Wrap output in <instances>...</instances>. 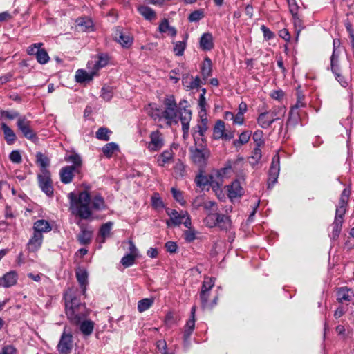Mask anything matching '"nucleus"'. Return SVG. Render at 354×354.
<instances>
[{"mask_svg": "<svg viewBox=\"0 0 354 354\" xmlns=\"http://www.w3.org/2000/svg\"><path fill=\"white\" fill-rule=\"evenodd\" d=\"M216 226L221 230H228L231 226V221L229 216L217 213Z\"/></svg>", "mask_w": 354, "mask_h": 354, "instance_id": "nucleus-29", "label": "nucleus"}, {"mask_svg": "<svg viewBox=\"0 0 354 354\" xmlns=\"http://www.w3.org/2000/svg\"><path fill=\"white\" fill-rule=\"evenodd\" d=\"M195 312L196 306H193L191 310V317L187 320L184 330L183 339L185 342H187L191 337L195 328Z\"/></svg>", "mask_w": 354, "mask_h": 354, "instance_id": "nucleus-18", "label": "nucleus"}, {"mask_svg": "<svg viewBox=\"0 0 354 354\" xmlns=\"http://www.w3.org/2000/svg\"><path fill=\"white\" fill-rule=\"evenodd\" d=\"M93 232L81 227V232L77 236L78 241L82 245L88 244L92 239Z\"/></svg>", "mask_w": 354, "mask_h": 354, "instance_id": "nucleus-31", "label": "nucleus"}, {"mask_svg": "<svg viewBox=\"0 0 354 354\" xmlns=\"http://www.w3.org/2000/svg\"><path fill=\"white\" fill-rule=\"evenodd\" d=\"M207 120L202 119L200 124H198L196 127L193 129V136L194 140L199 137H202L204 136L205 133L207 130Z\"/></svg>", "mask_w": 354, "mask_h": 354, "instance_id": "nucleus-32", "label": "nucleus"}, {"mask_svg": "<svg viewBox=\"0 0 354 354\" xmlns=\"http://www.w3.org/2000/svg\"><path fill=\"white\" fill-rule=\"evenodd\" d=\"M171 193H172L173 197L175 198V200L176 201H178L181 205L185 204V201L184 200L183 194L180 191L176 189L174 187H172Z\"/></svg>", "mask_w": 354, "mask_h": 354, "instance_id": "nucleus-62", "label": "nucleus"}, {"mask_svg": "<svg viewBox=\"0 0 354 354\" xmlns=\"http://www.w3.org/2000/svg\"><path fill=\"white\" fill-rule=\"evenodd\" d=\"M250 136L251 132L250 131H243L239 135V139L234 140L233 144L236 147H239L241 145L247 143Z\"/></svg>", "mask_w": 354, "mask_h": 354, "instance_id": "nucleus-49", "label": "nucleus"}, {"mask_svg": "<svg viewBox=\"0 0 354 354\" xmlns=\"http://www.w3.org/2000/svg\"><path fill=\"white\" fill-rule=\"evenodd\" d=\"M36 159L37 163L41 167V173H43L44 170H48L46 168L50 165V160L46 156L41 152H38L36 154Z\"/></svg>", "mask_w": 354, "mask_h": 354, "instance_id": "nucleus-43", "label": "nucleus"}, {"mask_svg": "<svg viewBox=\"0 0 354 354\" xmlns=\"http://www.w3.org/2000/svg\"><path fill=\"white\" fill-rule=\"evenodd\" d=\"M30 124L31 122L25 116L19 117L17 120V127L23 136L28 140H34L37 138V136Z\"/></svg>", "mask_w": 354, "mask_h": 354, "instance_id": "nucleus-7", "label": "nucleus"}, {"mask_svg": "<svg viewBox=\"0 0 354 354\" xmlns=\"http://www.w3.org/2000/svg\"><path fill=\"white\" fill-rule=\"evenodd\" d=\"M32 230L33 232L43 235V233L51 231L52 227L48 221L44 219H39L34 223Z\"/></svg>", "mask_w": 354, "mask_h": 354, "instance_id": "nucleus-19", "label": "nucleus"}, {"mask_svg": "<svg viewBox=\"0 0 354 354\" xmlns=\"http://www.w3.org/2000/svg\"><path fill=\"white\" fill-rule=\"evenodd\" d=\"M118 150L119 147L115 142L107 143L102 147V152L107 158H111Z\"/></svg>", "mask_w": 354, "mask_h": 354, "instance_id": "nucleus-42", "label": "nucleus"}, {"mask_svg": "<svg viewBox=\"0 0 354 354\" xmlns=\"http://www.w3.org/2000/svg\"><path fill=\"white\" fill-rule=\"evenodd\" d=\"M37 178L39 187L41 190L47 196H52L53 194V188L52 186L50 171L48 170H44L43 173L38 175Z\"/></svg>", "mask_w": 354, "mask_h": 354, "instance_id": "nucleus-9", "label": "nucleus"}, {"mask_svg": "<svg viewBox=\"0 0 354 354\" xmlns=\"http://www.w3.org/2000/svg\"><path fill=\"white\" fill-rule=\"evenodd\" d=\"M213 136L215 139L222 138L225 140H230L234 138V133L225 129L223 121L218 120L214 128Z\"/></svg>", "mask_w": 354, "mask_h": 354, "instance_id": "nucleus-10", "label": "nucleus"}, {"mask_svg": "<svg viewBox=\"0 0 354 354\" xmlns=\"http://www.w3.org/2000/svg\"><path fill=\"white\" fill-rule=\"evenodd\" d=\"M164 145V139L161 133L158 131H152L150 133V142L148 149L151 151H159Z\"/></svg>", "mask_w": 354, "mask_h": 354, "instance_id": "nucleus-12", "label": "nucleus"}, {"mask_svg": "<svg viewBox=\"0 0 354 354\" xmlns=\"http://www.w3.org/2000/svg\"><path fill=\"white\" fill-rule=\"evenodd\" d=\"M75 171L77 170L73 166H66L62 168L59 172L61 181L65 184L71 183L73 178Z\"/></svg>", "mask_w": 354, "mask_h": 354, "instance_id": "nucleus-23", "label": "nucleus"}, {"mask_svg": "<svg viewBox=\"0 0 354 354\" xmlns=\"http://www.w3.org/2000/svg\"><path fill=\"white\" fill-rule=\"evenodd\" d=\"M293 18V24L295 26V31L296 34L295 41H297L299 39V34L302 29L304 28L302 21L299 19L297 15V12L295 15H292Z\"/></svg>", "mask_w": 354, "mask_h": 354, "instance_id": "nucleus-50", "label": "nucleus"}, {"mask_svg": "<svg viewBox=\"0 0 354 354\" xmlns=\"http://www.w3.org/2000/svg\"><path fill=\"white\" fill-rule=\"evenodd\" d=\"M116 41L120 43L122 47L129 48L131 46L133 39L129 35H125L120 32L118 37H115Z\"/></svg>", "mask_w": 354, "mask_h": 354, "instance_id": "nucleus-46", "label": "nucleus"}, {"mask_svg": "<svg viewBox=\"0 0 354 354\" xmlns=\"http://www.w3.org/2000/svg\"><path fill=\"white\" fill-rule=\"evenodd\" d=\"M77 26L82 28L83 31H90L93 30V22L88 17H80L76 19Z\"/></svg>", "mask_w": 354, "mask_h": 354, "instance_id": "nucleus-33", "label": "nucleus"}, {"mask_svg": "<svg viewBox=\"0 0 354 354\" xmlns=\"http://www.w3.org/2000/svg\"><path fill=\"white\" fill-rule=\"evenodd\" d=\"M66 314L68 319L75 324H79L86 317V307L77 298L73 289L64 294Z\"/></svg>", "mask_w": 354, "mask_h": 354, "instance_id": "nucleus-1", "label": "nucleus"}, {"mask_svg": "<svg viewBox=\"0 0 354 354\" xmlns=\"http://www.w3.org/2000/svg\"><path fill=\"white\" fill-rule=\"evenodd\" d=\"M217 213H209L204 219V223L209 227H216Z\"/></svg>", "mask_w": 354, "mask_h": 354, "instance_id": "nucleus-57", "label": "nucleus"}, {"mask_svg": "<svg viewBox=\"0 0 354 354\" xmlns=\"http://www.w3.org/2000/svg\"><path fill=\"white\" fill-rule=\"evenodd\" d=\"M95 72L87 73L83 69H78L75 73V80L78 83H83L92 80Z\"/></svg>", "mask_w": 354, "mask_h": 354, "instance_id": "nucleus-27", "label": "nucleus"}, {"mask_svg": "<svg viewBox=\"0 0 354 354\" xmlns=\"http://www.w3.org/2000/svg\"><path fill=\"white\" fill-rule=\"evenodd\" d=\"M262 154L261 150L259 147H256L252 152L251 156L249 158V162L252 166L254 167L257 165L260 160L261 159Z\"/></svg>", "mask_w": 354, "mask_h": 354, "instance_id": "nucleus-47", "label": "nucleus"}, {"mask_svg": "<svg viewBox=\"0 0 354 354\" xmlns=\"http://www.w3.org/2000/svg\"><path fill=\"white\" fill-rule=\"evenodd\" d=\"M65 160L68 162H72L73 164V165H72V166L75 167V169H76L77 171H78V169L82 165L81 157L78 154H76V153L66 156L65 157Z\"/></svg>", "mask_w": 354, "mask_h": 354, "instance_id": "nucleus-48", "label": "nucleus"}, {"mask_svg": "<svg viewBox=\"0 0 354 354\" xmlns=\"http://www.w3.org/2000/svg\"><path fill=\"white\" fill-rule=\"evenodd\" d=\"M187 36L183 41L174 42V53L176 56H182L187 46Z\"/></svg>", "mask_w": 354, "mask_h": 354, "instance_id": "nucleus-40", "label": "nucleus"}, {"mask_svg": "<svg viewBox=\"0 0 354 354\" xmlns=\"http://www.w3.org/2000/svg\"><path fill=\"white\" fill-rule=\"evenodd\" d=\"M73 347V335L71 331L68 330L66 327H65L57 346V349L60 354H69Z\"/></svg>", "mask_w": 354, "mask_h": 354, "instance_id": "nucleus-6", "label": "nucleus"}, {"mask_svg": "<svg viewBox=\"0 0 354 354\" xmlns=\"http://www.w3.org/2000/svg\"><path fill=\"white\" fill-rule=\"evenodd\" d=\"M299 121V115L297 111H295V109H291L289 118L287 120L286 125L288 127H295Z\"/></svg>", "mask_w": 354, "mask_h": 354, "instance_id": "nucleus-45", "label": "nucleus"}, {"mask_svg": "<svg viewBox=\"0 0 354 354\" xmlns=\"http://www.w3.org/2000/svg\"><path fill=\"white\" fill-rule=\"evenodd\" d=\"M17 281V274L15 272H9L5 274L0 279V286L4 288H9L15 284Z\"/></svg>", "mask_w": 354, "mask_h": 354, "instance_id": "nucleus-22", "label": "nucleus"}, {"mask_svg": "<svg viewBox=\"0 0 354 354\" xmlns=\"http://www.w3.org/2000/svg\"><path fill=\"white\" fill-rule=\"evenodd\" d=\"M204 17V12L203 10H196L192 12L188 17V19L191 22H196Z\"/></svg>", "mask_w": 354, "mask_h": 354, "instance_id": "nucleus-58", "label": "nucleus"}, {"mask_svg": "<svg viewBox=\"0 0 354 354\" xmlns=\"http://www.w3.org/2000/svg\"><path fill=\"white\" fill-rule=\"evenodd\" d=\"M138 11L146 20L152 21L156 18V12L148 6H139Z\"/></svg>", "mask_w": 354, "mask_h": 354, "instance_id": "nucleus-28", "label": "nucleus"}, {"mask_svg": "<svg viewBox=\"0 0 354 354\" xmlns=\"http://www.w3.org/2000/svg\"><path fill=\"white\" fill-rule=\"evenodd\" d=\"M111 131L105 127L100 128L96 132V138L99 140L108 141L110 139Z\"/></svg>", "mask_w": 354, "mask_h": 354, "instance_id": "nucleus-55", "label": "nucleus"}, {"mask_svg": "<svg viewBox=\"0 0 354 354\" xmlns=\"http://www.w3.org/2000/svg\"><path fill=\"white\" fill-rule=\"evenodd\" d=\"M154 303V299L151 298H145L140 300L138 302V310L140 313H142L148 310Z\"/></svg>", "mask_w": 354, "mask_h": 354, "instance_id": "nucleus-44", "label": "nucleus"}, {"mask_svg": "<svg viewBox=\"0 0 354 354\" xmlns=\"http://www.w3.org/2000/svg\"><path fill=\"white\" fill-rule=\"evenodd\" d=\"M201 70L204 79H207L212 75V62L209 58L206 57L204 59Z\"/></svg>", "mask_w": 354, "mask_h": 354, "instance_id": "nucleus-39", "label": "nucleus"}, {"mask_svg": "<svg viewBox=\"0 0 354 354\" xmlns=\"http://www.w3.org/2000/svg\"><path fill=\"white\" fill-rule=\"evenodd\" d=\"M147 113L153 120L160 119L162 117V111L155 104H149L145 107Z\"/></svg>", "mask_w": 354, "mask_h": 354, "instance_id": "nucleus-36", "label": "nucleus"}, {"mask_svg": "<svg viewBox=\"0 0 354 354\" xmlns=\"http://www.w3.org/2000/svg\"><path fill=\"white\" fill-rule=\"evenodd\" d=\"M75 274L77 279L82 288V293L85 295L86 286L88 284V273L85 270L79 268L76 270Z\"/></svg>", "mask_w": 354, "mask_h": 354, "instance_id": "nucleus-25", "label": "nucleus"}, {"mask_svg": "<svg viewBox=\"0 0 354 354\" xmlns=\"http://www.w3.org/2000/svg\"><path fill=\"white\" fill-rule=\"evenodd\" d=\"M286 111L284 106H275L269 111L261 113L257 118V122L261 128L268 129L274 121L282 119Z\"/></svg>", "mask_w": 354, "mask_h": 354, "instance_id": "nucleus-3", "label": "nucleus"}, {"mask_svg": "<svg viewBox=\"0 0 354 354\" xmlns=\"http://www.w3.org/2000/svg\"><path fill=\"white\" fill-rule=\"evenodd\" d=\"M354 297V293L352 290L347 287H341L337 292V300L343 303L344 301H350Z\"/></svg>", "mask_w": 354, "mask_h": 354, "instance_id": "nucleus-21", "label": "nucleus"}, {"mask_svg": "<svg viewBox=\"0 0 354 354\" xmlns=\"http://www.w3.org/2000/svg\"><path fill=\"white\" fill-rule=\"evenodd\" d=\"M192 119V112L188 109L180 111V120L182 124L183 137L186 139L189 135V122Z\"/></svg>", "mask_w": 354, "mask_h": 354, "instance_id": "nucleus-13", "label": "nucleus"}, {"mask_svg": "<svg viewBox=\"0 0 354 354\" xmlns=\"http://www.w3.org/2000/svg\"><path fill=\"white\" fill-rule=\"evenodd\" d=\"M136 258V257H134L133 254H127L122 258L121 263L125 268H128L134 263Z\"/></svg>", "mask_w": 354, "mask_h": 354, "instance_id": "nucleus-59", "label": "nucleus"}, {"mask_svg": "<svg viewBox=\"0 0 354 354\" xmlns=\"http://www.w3.org/2000/svg\"><path fill=\"white\" fill-rule=\"evenodd\" d=\"M158 30L160 32H168L171 37L176 35L177 31L173 26H169V21L167 19H164L159 25Z\"/></svg>", "mask_w": 354, "mask_h": 354, "instance_id": "nucleus-34", "label": "nucleus"}, {"mask_svg": "<svg viewBox=\"0 0 354 354\" xmlns=\"http://www.w3.org/2000/svg\"><path fill=\"white\" fill-rule=\"evenodd\" d=\"M91 205L96 210L104 209L105 207L104 198L100 195H96L91 201Z\"/></svg>", "mask_w": 354, "mask_h": 354, "instance_id": "nucleus-52", "label": "nucleus"}, {"mask_svg": "<svg viewBox=\"0 0 354 354\" xmlns=\"http://www.w3.org/2000/svg\"><path fill=\"white\" fill-rule=\"evenodd\" d=\"M280 158L278 153H276L272 160V163L269 169V178L268 181V187L272 188L277 183L280 171Z\"/></svg>", "mask_w": 354, "mask_h": 354, "instance_id": "nucleus-8", "label": "nucleus"}, {"mask_svg": "<svg viewBox=\"0 0 354 354\" xmlns=\"http://www.w3.org/2000/svg\"><path fill=\"white\" fill-rule=\"evenodd\" d=\"M163 105L165 109L162 111V117L167 120V124L178 123V113L180 114V110H183L185 108L178 109L174 95L167 96L163 100Z\"/></svg>", "mask_w": 354, "mask_h": 354, "instance_id": "nucleus-4", "label": "nucleus"}, {"mask_svg": "<svg viewBox=\"0 0 354 354\" xmlns=\"http://www.w3.org/2000/svg\"><path fill=\"white\" fill-rule=\"evenodd\" d=\"M200 48L205 51L210 50L214 47V41L212 35L206 32L202 35L200 39Z\"/></svg>", "mask_w": 354, "mask_h": 354, "instance_id": "nucleus-24", "label": "nucleus"}, {"mask_svg": "<svg viewBox=\"0 0 354 354\" xmlns=\"http://www.w3.org/2000/svg\"><path fill=\"white\" fill-rule=\"evenodd\" d=\"M330 66L331 70L335 75L336 80L343 87H346L348 85V82L340 73V70L338 65V56L335 55V51L333 52L330 57Z\"/></svg>", "mask_w": 354, "mask_h": 354, "instance_id": "nucleus-11", "label": "nucleus"}, {"mask_svg": "<svg viewBox=\"0 0 354 354\" xmlns=\"http://www.w3.org/2000/svg\"><path fill=\"white\" fill-rule=\"evenodd\" d=\"M36 59L39 63L44 64L48 62L50 57L44 49H37Z\"/></svg>", "mask_w": 354, "mask_h": 354, "instance_id": "nucleus-53", "label": "nucleus"}, {"mask_svg": "<svg viewBox=\"0 0 354 354\" xmlns=\"http://www.w3.org/2000/svg\"><path fill=\"white\" fill-rule=\"evenodd\" d=\"M167 215L169 216L170 220L167 221V225L170 226L171 225H179L183 223V220L187 216V212H178L175 209H166Z\"/></svg>", "mask_w": 354, "mask_h": 354, "instance_id": "nucleus-15", "label": "nucleus"}, {"mask_svg": "<svg viewBox=\"0 0 354 354\" xmlns=\"http://www.w3.org/2000/svg\"><path fill=\"white\" fill-rule=\"evenodd\" d=\"M343 218L342 216H335L334 222L332 224L333 231L332 237L333 239L337 238L340 234L342 230V225L343 223Z\"/></svg>", "mask_w": 354, "mask_h": 354, "instance_id": "nucleus-37", "label": "nucleus"}, {"mask_svg": "<svg viewBox=\"0 0 354 354\" xmlns=\"http://www.w3.org/2000/svg\"><path fill=\"white\" fill-rule=\"evenodd\" d=\"M43 235L33 232L32 236L27 243V250L29 252H35L39 250L43 243Z\"/></svg>", "mask_w": 354, "mask_h": 354, "instance_id": "nucleus-17", "label": "nucleus"}, {"mask_svg": "<svg viewBox=\"0 0 354 354\" xmlns=\"http://www.w3.org/2000/svg\"><path fill=\"white\" fill-rule=\"evenodd\" d=\"M0 117L2 119H8V120H14L17 119L19 117H21L19 115V112L13 110H1L0 111Z\"/></svg>", "mask_w": 354, "mask_h": 354, "instance_id": "nucleus-51", "label": "nucleus"}, {"mask_svg": "<svg viewBox=\"0 0 354 354\" xmlns=\"http://www.w3.org/2000/svg\"><path fill=\"white\" fill-rule=\"evenodd\" d=\"M185 165L178 160L174 166V174L176 178H183L185 175Z\"/></svg>", "mask_w": 354, "mask_h": 354, "instance_id": "nucleus-54", "label": "nucleus"}, {"mask_svg": "<svg viewBox=\"0 0 354 354\" xmlns=\"http://www.w3.org/2000/svg\"><path fill=\"white\" fill-rule=\"evenodd\" d=\"M201 81L199 77H191V81L188 82V77L183 79V84L187 90H192L198 88L201 85Z\"/></svg>", "mask_w": 354, "mask_h": 354, "instance_id": "nucleus-38", "label": "nucleus"}, {"mask_svg": "<svg viewBox=\"0 0 354 354\" xmlns=\"http://www.w3.org/2000/svg\"><path fill=\"white\" fill-rule=\"evenodd\" d=\"M68 196L70 200L71 209L73 214L84 219H87L91 216L92 213L89 207L91 197L87 192H80L78 198L73 192H70Z\"/></svg>", "mask_w": 354, "mask_h": 354, "instance_id": "nucleus-2", "label": "nucleus"}, {"mask_svg": "<svg viewBox=\"0 0 354 354\" xmlns=\"http://www.w3.org/2000/svg\"><path fill=\"white\" fill-rule=\"evenodd\" d=\"M228 197L232 201L234 199L241 198L244 194V189L239 180H234L227 186Z\"/></svg>", "mask_w": 354, "mask_h": 354, "instance_id": "nucleus-14", "label": "nucleus"}, {"mask_svg": "<svg viewBox=\"0 0 354 354\" xmlns=\"http://www.w3.org/2000/svg\"><path fill=\"white\" fill-rule=\"evenodd\" d=\"M17 350L12 345H6L3 346L0 351V354H17Z\"/></svg>", "mask_w": 354, "mask_h": 354, "instance_id": "nucleus-64", "label": "nucleus"}, {"mask_svg": "<svg viewBox=\"0 0 354 354\" xmlns=\"http://www.w3.org/2000/svg\"><path fill=\"white\" fill-rule=\"evenodd\" d=\"M113 223L109 221L103 224L99 230L97 236V241L100 243L105 242L106 239L111 236V231L113 227Z\"/></svg>", "mask_w": 354, "mask_h": 354, "instance_id": "nucleus-20", "label": "nucleus"}, {"mask_svg": "<svg viewBox=\"0 0 354 354\" xmlns=\"http://www.w3.org/2000/svg\"><path fill=\"white\" fill-rule=\"evenodd\" d=\"M108 63L106 57L99 56L95 62L94 67L95 70H98L105 66Z\"/></svg>", "mask_w": 354, "mask_h": 354, "instance_id": "nucleus-63", "label": "nucleus"}, {"mask_svg": "<svg viewBox=\"0 0 354 354\" xmlns=\"http://www.w3.org/2000/svg\"><path fill=\"white\" fill-rule=\"evenodd\" d=\"M1 129L3 132L4 138L8 145H12L17 139V136L14 131L10 128L6 123H1Z\"/></svg>", "mask_w": 354, "mask_h": 354, "instance_id": "nucleus-26", "label": "nucleus"}, {"mask_svg": "<svg viewBox=\"0 0 354 354\" xmlns=\"http://www.w3.org/2000/svg\"><path fill=\"white\" fill-rule=\"evenodd\" d=\"M80 324V329L84 335H90L93 333L94 323L92 321H81Z\"/></svg>", "mask_w": 354, "mask_h": 354, "instance_id": "nucleus-41", "label": "nucleus"}, {"mask_svg": "<svg viewBox=\"0 0 354 354\" xmlns=\"http://www.w3.org/2000/svg\"><path fill=\"white\" fill-rule=\"evenodd\" d=\"M210 292H201L200 299L203 308H212L216 304V297L214 299L212 302L209 303L208 299Z\"/></svg>", "mask_w": 354, "mask_h": 354, "instance_id": "nucleus-35", "label": "nucleus"}, {"mask_svg": "<svg viewBox=\"0 0 354 354\" xmlns=\"http://www.w3.org/2000/svg\"><path fill=\"white\" fill-rule=\"evenodd\" d=\"M214 286V279L212 278H205L201 288V292H210L212 287Z\"/></svg>", "mask_w": 354, "mask_h": 354, "instance_id": "nucleus-60", "label": "nucleus"}, {"mask_svg": "<svg viewBox=\"0 0 354 354\" xmlns=\"http://www.w3.org/2000/svg\"><path fill=\"white\" fill-rule=\"evenodd\" d=\"M349 196L350 191L347 189H344L341 194L338 205L337 206L335 216L344 217Z\"/></svg>", "mask_w": 354, "mask_h": 354, "instance_id": "nucleus-16", "label": "nucleus"}, {"mask_svg": "<svg viewBox=\"0 0 354 354\" xmlns=\"http://www.w3.org/2000/svg\"><path fill=\"white\" fill-rule=\"evenodd\" d=\"M195 182L198 187H204L210 184V178L208 176L200 174L196 176Z\"/></svg>", "mask_w": 354, "mask_h": 354, "instance_id": "nucleus-56", "label": "nucleus"}, {"mask_svg": "<svg viewBox=\"0 0 354 354\" xmlns=\"http://www.w3.org/2000/svg\"><path fill=\"white\" fill-rule=\"evenodd\" d=\"M9 158L13 163L19 164L22 161L21 153L18 150L12 151L9 155Z\"/></svg>", "mask_w": 354, "mask_h": 354, "instance_id": "nucleus-61", "label": "nucleus"}, {"mask_svg": "<svg viewBox=\"0 0 354 354\" xmlns=\"http://www.w3.org/2000/svg\"><path fill=\"white\" fill-rule=\"evenodd\" d=\"M191 159L193 162L199 167L206 165L207 160L210 156L209 150L205 147L201 146L190 149Z\"/></svg>", "mask_w": 354, "mask_h": 354, "instance_id": "nucleus-5", "label": "nucleus"}, {"mask_svg": "<svg viewBox=\"0 0 354 354\" xmlns=\"http://www.w3.org/2000/svg\"><path fill=\"white\" fill-rule=\"evenodd\" d=\"M174 158V152L171 149L164 151L157 158V163L159 166L163 167L165 164L169 162Z\"/></svg>", "mask_w": 354, "mask_h": 354, "instance_id": "nucleus-30", "label": "nucleus"}]
</instances>
